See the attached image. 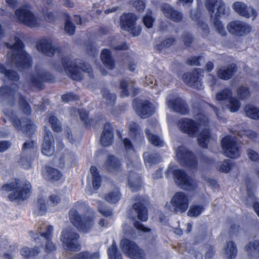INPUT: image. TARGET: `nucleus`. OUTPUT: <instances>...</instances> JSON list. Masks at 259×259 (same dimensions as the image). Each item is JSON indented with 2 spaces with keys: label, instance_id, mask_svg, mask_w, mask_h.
<instances>
[{
  "label": "nucleus",
  "instance_id": "obj_60",
  "mask_svg": "<svg viewBox=\"0 0 259 259\" xmlns=\"http://www.w3.org/2000/svg\"><path fill=\"white\" fill-rule=\"evenodd\" d=\"M9 79L12 81H17L19 80V76L17 72L13 70L8 69L5 74Z\"/></svg>",
  "mask_w": 259,
  "mask_h": 259
},
{
  "label": "nucleus",
  "instance_id": "obj_2",
  "mask_svg": "<svg viewBox=\"0 0 259 259\" xmlns=\"http://www.w3.org/2000/svg\"><path fill=\"white\" fill-rule=\"evenodd\" d=\"M15 42L11 45L6 42L5 46L9 49L17 52L13 53L9 58L12 63L15 64L16 68L21 71L30 69L32 65V60L29 54L24 50L25 45L18 37L14 38Z\"/></svg>",
  "mask_w": 259,
  "mask_h": 259
},
{
  "label": "nucleus",
  "instance_id": "obj_9",
  "mask_svg": "<svg viewBox=\"0 0 259 259\" xmlns=\"http://www.w3.org/2000/svg\"><path fill=\"white\" fill-rule=\"evenodd\" d=\"M79 237V234L72 229H66L62 232L61 240L67 250L76 252L80 249L78 242Z\"/></svg>",
  "mask_w": 259,
  "mask_h": 259
},
{
  "label": "nucleus",
  "instance_id": "obj_40",
  "mask_svg": "<svg viewBox=\"0 0 259 259\" xmlns=\"http://www.w3.org/2000/svg\"><path fill=\"white\" fill-rule=\"evenodd\" d=\"M133 208L137 212L138 219L142 222H146V205L141 202H138L133 204Z\"/></svg>",
  "mask_w": 259,
  "mask_h": 259
},
{
  "label": "nucleus",
  "instance_id": "obj_27",
  "mask_svg": "<svg viewBox=\"0 0 259 259\" xmlns=\"http://www.w3.org/2000/svg\"><path fill=\"white\" fill-rule=\"evenodd\" d=\"M161 10L165 17L170 19L179 22L181 20L182 15L178 11L173 9L172 7L167 4H163L161 6Z\"/></svg>",
  "mask_w": 259,
  "mask_h": 259
},
{
  "label": "nucleus",
  "instance_id": "obj_54",
  "mask_svg": "<svg viewBox=\"0 0 259 259\" xmlns=\"http://www.w3.org/2000/svg\"><path fill=\"white\" fill-rule=\"evenodd\" d=\"M61 99L63 102L69 103L71 101L79 100V97L73 92H68L62 95Z\"/></svg>",
  "mask_w": 259,
  "mask_h": 259
},
{
  "label": "nucleus",
  "instance_id": "obj_64",
  "mask_svg": "<svg viewBox=\"0 0 259 259\" xmlns=\"http://www.w3.org/2000/svg\"><path fill=\"white\" fill-rule=\"evenodd\" d=\"M156 111L155 105L147 101V117L153 115Z\"/></svg>",
  "mask_w": 259,
  "mask_h": 259
},
{
  "label": "nucleus",
  "instance_id": "obj_24",
  "mask_svg": "<svg viewBox=\"0 0 259 259\" xmlns=\"http://www.w3.org/2000/svg\"><path fill=\"white\" fill-rule=\"evenodd\" d=\"M233 8L238 14L243 17L249 18L252 16L254 19L257 16L256 11L252 7H247L246 4L242 2H235L233 4Z\"/></svg>",
  "mask_w": 259,
  "mask_h": 259
},
{
  "label": "nucleus",
  "instance_id": "obj_25",
  "mask_svg": "<svg viewBox=\"0 0 259 259\" xmlns=\"http://www.w3.org/2000/svg\"><path fill=\"white\" fill-rule=\"evenodd\" d=\"M113 129L109 122H106L104 125V128L102 133L100 143L103 146L111 145L113 141Z\"/></svg>",
  "mask_w": 259,
  "mask_h": 259
},
{
  "label": "nucleus",
  "instance_id": "obj_47",
  "mask_svg": "<svg viewBox=\"0 0 259 259\" xmlns=\"http://www.w3.org/2000/svg\"><path fill=\"white\" fill-rule=\"evenodd\" d=\"M49 122L50 123L53 131L58 133L62 131L61 124L58 118L54 115H51L49 117Z\"/></svg>",
  "mask_w": 259,
  "mask_h": 259
},
{
  "label": "nucleus",
  "instance_id": "obj_32",
  "mask_svg": "<svg viewBox=\"0 0 259 259\" xmlns=\"http://www.w3.org/2000/svg\"><path fill=\"white\" fill-rule=\"evenodd\" d=\"M236 65L234 64H231L227 67H223L218 69L217 75L221 79H229L232 77L233 73L236 71Z\"/></svg>",
  "mask_w": 259,
  "mask_h": 259
},
{
  "label": "nucleus",
  "instance_id": "obj_36",
  "mask_svg": "<svg viewBox=\"0 0 259 259\" xmlns=\"http://www.w3.org/2000/svg\"><path fill=\"white\" fill-rule=\"evenodd\" d=\"M225 256L227 259H234L237 254V249L235 243L232 241L226 242L224 247Z\"/></svg>",
  "mask_w": 259,
  "mask_h": 259
},
{
  "label": "nucleus",
  "instance_id": "obj_3",
  "mask_svg": "<svg viewBox=\"0 0 259 259\" xmlns=\"http://www.w3.org/2000/svg\"><path fill=\"white\" fill-rule=\"evenodd\" d=\"M205 7L210 16L211 21L218 32L225 36L226 31L220 19L226 18L230 14V9L222 0H206Z\"/></svg>",
  "mask_w": 259,
  "mask_h": 259
},
{
  "label": "nucleus",
  "instance_id": "obj_19",
  "mask_svg": "<svg viewBox=\"0 0 259 259\" xmlns=\"http://www.w3.org/2000/svg\"><path fill=\"white\" fill-rule=\"evenodd\" d=\"M229 32L237 36L247 34L251 30L250 26L241 21H234L230 22L227 25Z\"/></svg>",
  "mask_w": 259,
  "mask_h": 259
},
{
  "label": "nucleus",
  "instance_id": "obj_59",
  "mask_svg": "<svg viewBox=\"0 0 259 259\" xmlns=\"http://www.w3.org/2000/svg\"><path fill=\"white\" fill-rule=\"evenodd\" d=\"M175 39L174 38H168L164 39L160 44L157 45V47L159 50H162L163 48H169L174 45Z\"/></svg>",
  "mask_w": 259,
  "mask_h": 259
},
{
  "label": "nucleus",
  "instance_id": "obj_45",
  "mask_svg": "<svg viewBox=\"0 0 259 259\" xmlns=\"http://www.w3.org/2000/svg\"><path fill=\"white\" fill-rule=\"evenodd\" d=\"M120 198L121 194L118 190L110 191L104 196L105 200L112 204L117 203Z\"/></svg>",
  "mask_w": 259,
  "mask_h": 259
},
{
  "label": "nucleus",
  "instance_id": "obj_41",
  "mask_svg": "<svg viewBox=\"0 0 259 259\" xmlns=\"http://www.w3.org/2000/svg\"><path fill=\"white\" fill-rule=\"evenodd\" d=\"M235 162L230 159H225L218 163L216 168L220 172L228 173L235 166Z\"/></svg>",
  "mask_w": 259,
  "mask_h": 259
},
{
  "label": "nucleus",
  "instance_id": "obj_53",
  "mask_svg": "<svg viewBox=\"0 0 259 259\" xmlns=\"http://www.w3.org/2000/svg\"><path fill=\"white\" fill-rule=\"evenodd\" d=\"M257 107L253 105H247L244 107V112L246 116L253 119L255 120V112L257 110Z\"/></svg>",
  "mask_w": 259,
  "mask_h": 259
},
{
  "label": "nucleus",
  "instance_id": "obj_13",
  "mask_svg": "<svg viewBox=\"0 0 259 259\" xmlns=\"http://www.w3.org/2000/svg\"><path fill=\"white\" fill-rule=\"evenodd\" d=\"M173 174L177 184L182 189L189 191H193L197 189L196 182L188 176L185 171L182 169H176Z\"/></svg>",
  "mask_w": 259,
  "mask_h": 259
},
{
  "label": "nucleus",
  "instance_id": "obj_46",
  "mask_svg": "<svg viewBox=\"0 0 259 259\" xmlns=\"http://www.w3.org/2000/svg\"><path fill=\"white\" fill-rule=\"evenodd\" d=\"M248 197L246 199V203L248 205L253 204V208L257 215L259 217V201H256V198L253 193L250 192L247 188Z\"/></svg>",
  "mask_w": 259,
  "mask_h": 259
},
{
  "label": "nucleus",
  "instance_id": "obj_11",
  "mask_svg": "<svg viewBox=\"0 0 259 259\" xmlns=\"http://www.w3.org/2000/svg\"><path fill=\"white\" fill-rule=\"evenodd\" d=\"M137 21V17L135 14L131 13L123 14L120 19L121 28L130 32L133 36H138L140 34L142 28L140 26H136Z\"/></svg>",
  "mask_w": 259,
  "mask_h": 259
},
{
  "label": "nucleus",
  "instance_id": "obj_33",
  "mask_svg": "<svg viewBox=\"0 0 259 259\" xmlns=\"http://www.w3.org/2000/svg\"><path fill=\"white\" fill-rule=\"evenodd\" d=\"M77 112L79 115L80 120L83 122V124L86 128H90L93 123V119L89 118V113L83 108L77 109L73 108L71 109V112Z\"/></svg>",
  "mask_w": 259,
  "mask_h": 259
},
{
  "label": "nucleus",
  "instance_id": "obj_16",
  "mask_svg": "<svg viewBox=\"0 0 259 259\" xmlns=\"http://www.w3.org/2000/svg\"><path fill=\"white\" fill-rule=\"evenodd\" d=\"M232 93L230 89L225 88L215 95V99L218 101L229 100L226 108L231 112H237L240 108L241 104L236 97H232Z\"/></svg>",
  "mask_w": 259,
  "mask_h": 259
},
{
  "label": "nucleus",
  "instance_id": "obj_52",
  "mask_svg": "<svg viewBox=\"0 0 259 259\" xmlns=\"http://www.w3.org/2000/svg\"><path fill=\"white\" fill-rule=\"evenodd\" d=\"M98 255L96 254H90L87 251H82L76 254L70 259H98Z\"/></svg>",
  "mask_w": 259,
  "mask_h": 259
},
{
  "label": "nucleus",
  "instance_id": "obj_4",
  "mask_svg": "<svg viewBox=\"0 0 259 259\" xmlns=\"http://www.w3.org/2000/svg\"><path fill=\"white\" fill-rule=\"evenodd\" d=\"M31 190L30 183L25 181L21 182L19 179H15V181L4 184L1 187V191L6 192L13 191L8 198L9 201H24L30 196Z\"/></svg>",
  "mask_w": 259,
  "mask_h": 259
},
{
  "label": "nucleus",
  "instance_id": "obj_29",
  "mask_svg": "<svg viewBox=\"0 0 259 259\" xmlns=\"http://www.w3.org/2000/svg\"><path fill=\"white\" fill-rule=\"evenodd\" d=\"M101 60L104 66L110 70H113L115 67V61L112 57L111 52L108 49L102 50L101 55Z\"/></svg>",
  "mask_w": 259,
  "mask_h": 259
},
{
  "label": "nucleus",
  "instance_id": "obj_63",
  "mask_svg": "<svg viewBox=\"0 0 259 259\" xmlns=\"http://www.w3.org/2000/svg\"><path fill=\"white\" fill-rule=\"evenodd\" d=\"M247 155L248 158L252 161H257L259 160L258 154L251 149L247 150Z\"/></svg>",
  "mask_w": 259,
  "mask_h": 259
},
{
  "label": "nucleus",
  "instance_id": "obj_38",
  "mask_svg": "<svg viewBox=\"0 0 259 259\" xmlns=\"http://www.w3.org/2000/svg\"><path fill=\"white\" fill-rule=\"evenodd\" d=\"M92 175V185L94 189L97 190L100 188L102 183V177L96 166L92 165L90 167Z\"/></svg>",
  "mask_w": 259,
  "mask_h": 259
},
{
  "label": "nucleus",
  "instance_id": "obj_20",
  "mask_svg": "<svg viewBox=\"0 0 259 259\" xmlns=\"http://www.w3.org/2000/svg\"><path fill=\"white\" fill-rule=\"evenodd\" d=\"M44 141L41 147V152L46 156L52 155L55 151L54 137L46 126H44Z\"/></svg>",
  "mask_w": 259,
  "mask_h": 259
},
{
  "label": "nucleus",
  "instance_id": "obj_42",
  "mask_svg": "<svg viewBox=\"0 0 259 259\" xmlns=\"http://www.w3.org/2000/svg\"><path fill=\"white\" fill-rule=\"evenodd\" d=\"M18 104L19 107L22 112L26 115L29 116L31 113V108L26 99V97L23 95H19Z\"/></svg>",
  "mask_w": 259,
  "mask_h": 259
},
{
  "label": "nucleus",
  "instance_id": "obj_28",
  "mask_svg": "<svg viewBox=\"0 0 259 259\" xmlns=\"http://www.w3.org/2000/svg\"><path fill=\"white\" fill-rule=\"evenodd\" d=\"M127 183L132 191L137 192L142 186V178L136 173L131 172L128 176Z\"/></svg>",
  "mask_w": 259,
  "mask_h": 259
},
{
  "label": "nucleus",
  "instance_id": "obj_34",
  "mask_svg": "<svg viewBox=\"0 0 259 259\" xmlns=\"http://www.w3.org/2000/svg\"><path fill=\"white\" fill-rule=\"evenodd\" d=\"M244 249L250 258H259V240L249 242L245 246Z\"/></svg>",
  "mask_w": 259,
  "mask_h": 259
},
{
  "label": "nucleus",
  "instance_id": "obj_51",
  "mask_svg": "<svg viewBox=\"0 0 259 259\" xmlns=\"http://www.w3.org/2000/svg\"><path fill=\"white\" fill-rule=\"evenodd\" d=\"M98 211L105 217H110L112 215V210L101 201L98 202Z\"/></svg>",
  "mask_w": 259,
  "mask_h": 259
},
{
  "label": "nucleus",
  "instance_id": "obj_5",
  "mask_svg": "<svg viewBox=\"0 0 259 259\" xmlns=\"http://www.w3.org/2000/svg\"><path fill=\"white\" fill-rule=\"evenodd\" d=\"M71 59L69 57L64 56L61 58L62 65L66 73L73 80L81 81L83 76L80 71L87 73L91 78L94 77L93 70L90 64L85 62L80 63V65L70 64Z\"/></svg>",
  "mask_w": 259,
  "mask_h": 259
},
{
  "label": "nucleus",
  "instance_id": "obj_56",
  "mask_svg": "<svg viewBox=\"0 0 259 259\" xmlns=\"http://www.w3.org/2000/svg\"><path fill=\"white\" fill-rule=\"evenodd\" d=\"M32 160L33 159L31 157L28 158L27 157H24L23 155H21L19 162L21 166L23 168L28 169L31 168V163Z\"/></svg>",
  "mask_w": 259,
  "mask_h": 259
},
{
  "label": "nucleus",
  "instance_id": "obj_1",
  "mask_svg": "<svg viewBox=\"0 0 259 259\" xmlns=\"http://www.w3.org/2000/svg\"><path fill=\"white\" fill-rule=\"evenodd\" d=\"M195 118L196 121L190 118H183L179 121L178 125L183 132L191 137H194L199 130H202L198 136L197 141L200 146L206 148L209 143L215 141L207 128L208 119L202 113L197 114Z\"/></svg>",
  "mask_w": 259,
  "mask_h": 259
},
{
  "label": "nucleus",
  "instance_id": "obj_30",
  "mask_svg": "<svg viewBox=\"0 0 259 259\" xmlns=\"http://www.w3.org/2000/svg\"><path fill=\"white\" fill-rule=\"evenodd\" d=\"M16 90L9 85H2L0 87V95L8 99V103L11 106H14L16 103Z\"/></svg>",
  "mask_w": 259,
  "mask_h": 259
},
{
  "label": "nucleus",
  "instance_id": "obj_8",
  "mask_svg": "<svg viewBox=\"0 0 259 259\" xmlns=\"http://www.w3.org/2000/svg\"><path fill=\"white\" fill-rule=\"evenodd\" d=\"M120 247L124 254L132 259H144L145 253L135 241L128 238H123L120 241Z\"/></svg>",
  "mask_w": 259,
  "mask_h": 259
},
{
  "label": "nucleus",
  "instance_id": "obj_26",
  "mask_svg": "<svg viewBox=\"0 0 259 259\" xmlns=\"http://www.w3.org/2000/svg\"><path fill=\"white\" fill-rule=\"evenodd\" d=\"M36 48L38 51L49 56H53L56 50L52 42L46 38H42L37 41Z\"/></svg>",
  "mask_w": 259,
  "mask_h": 259
},
{
  "label": "nucleus",
  "instance_id": "obj_50",
  "mask_svg": "<svg viewBox=\"0 0 259 259\" xmlns=\"http://www.w3.org/2000/svg\"><path fill=\"white\" fill-rule=\"evenodd\" d=\"M204 210V207L201 205H192L187 212L189 217H197Z\"/></svg>",
  "mask_w": 259,
  "mask_h": 259
},
{
  "label": "nucleus",
  "instance_id": "obj_10",
  "mask_svg": "<svg viewBox=\"0 0 259 259\" xmlns=\"http://www.w3.org/2000/svg\"><path fill=\"white\" fill-rule=\"evenodd\" d=\"M15 15L18 22L20 24L30 27L39 25L37 18L29 10L27 5H24L16 9L15 11Z\"/></svg>",
  "mask_w": 259,
  "mask_h": 259
},
{
  "label": "nucleus",
  "instance_id": "obj_55",
  "mask_svg": "<svg viewBox=\"0 0 259 259\" xmlns=\"http://www.w3.org/2000/svg\"><path fill=\"white\" fill-rule=\"evenodd\" d=\"M128 83L127 80L121 79L120 81L119 88L121 90L120 92L121 97H128L130 95L128 89Z\"/></svg>",
  "mask_w": 259,
  "mask_h": 259
},
{
  "label": "nucleus",
  "instance_id": "obj_57",
  "mask_svg": "<svg viewBox=\"0 0 259 259\" xmlns=\"http://www.w3.org/2000/svg\"><path fill=\"white\" fill-rule=\"evenodd\" d=\"M38 205V213L40 215H43L46 214L47 211V207L46 200L43 198H38L37 200Z\"/></svg>",
  "mask_w": 259,
  "mask_h": 259
},
{
  "label": "nucleus",
  "instance_id": "obj_6",
  "mask_svg": "<svg viewBox=\"0 0 259 259\" xmlns=\"http://www.w3.org/2000/svg\"><path fill=\"white\" fill-rule=\"evenodd\" d=\"M69 215L71 223L80 232L87 233L91 231L94 224L93 217L86 215L81 216L73 208L70 209Z\"/></svg>",
  "mask_w": 259,
  "mask_h": 259
},
{
  "label": "nucleus",
  "instance_id": "obj_14",
  "mask_svg": "<svg viewBox=\"0 0 259 259\" xmlns=\"http://www.w3.org/2000/svg\"><path fill=\"white\" fill-rule=\"evenodd\" d=\"M176 157L183 165L195 168L197 167V161L194 154L185 146L179 147L176 151Z\"/></svg>",
  "mask_w": 259,
  "mask_h": 259
},
{
  "label": "nucleus",
  "instance_id": "obj_35",
  "mask_svg": "<svg viewBox=\"0 0 259 259\" xmlns=\"http://www.w3.org/2000/svg\"><path fill=\"white\" fill-rule=\"evenodd\" d=\"M133 107L142 118H146V100L142 101L138 98H136L133 101Z\"/></svg>",
  "mask_w": 259,
  "mask_h": 259
},
{
  "label": "nucleus",
  "instance_id": "obj_61",
  "mask_svg": "<svg viewBox=\"0 0 259 259\" xmlns=\"http://www.w3.org/2000/svg\"><path fill=\"white\" fill-rule=\"evenodd\" d=\"M147 28H150L152 27L153 23L155 20V15L150 10L147 11Z\"/></svg>",
  "mask_w": 259,
  "mask_h": 259
},
{
  "label": "nucleus",
  "instance_id": "obj_12",
  "mask_svg": "<svg viewBox=\"0 0 259 259\" xmlns=\"http://www.w3.org/2000/svg\"><path fill=\"white\" fill-rule=\"evenodd\" d=\"M221 145L224 155L231 158L237 159L241 155L240 147L235 139L227 136L221 140Z\"/></svg>",
  "mask_w": 259,
  "mask_h": 259
},
{
  "label": "nucleus",
  "instance_id": "obj_15",
  "mask_svg": "<svg viewBox=\"0 0 259 259\" xmlns=\"http://www.w3.org/2000/svg\"><path fill=\"white\" fill-rule=\"evenodd\" d=\"M53 227L51 225H48L46 228V230L44 232L37 231L34 233L33 231H30V235L34 241H37L40 237L44 238L47 240L45 245V252L47 253H53L56 250V246L52 241L53 237Z\"/></svg>",
  "mask_w": 259,
  "mask_h": 259
},
{
  "label": "nucleus",
  "instance_id": "obj_58",
  "mask_svg": "<svg viewBox=\"0 0 259 259\" xmlns=\"http://www.w3.org/2000/svg\"><path fill=\"white\" fill-rule=\"evenodd\" d=\"M237 95L240 99H244L249 97L250 93L248 88L241 86L237 89Z\"/></svg>",
  "mask_w": 259,
  "mask_h": 259
},
{
  "label": "nucleus",
  "instance_id": "obj_31",
  "mask_svg": "<svg viewBox=\"0 0 259 259\" xmlns=\"http://www.w3.org/2000/svg\"><path fill=\"white\" fill-rule=\"evenodd\" d=\"M43 176L46 180L55 182L60 180L62 177V174L57 168L47 165L45 166V171L43 174Z\"/></svg>",
  "mask_w": 259,
  "mask_h": 259
},
{
  "label": "nucleus",
  "instance_id": "obj_43",
  "mask_svg": "<svg viewBox=\"0 0 259 259\" xmlns=\"http://www.w3.org/2000/svg\"><path fill=\"white\" fill-rule=\"evenodd\" d=\"M63 15L65 17L64 30L67 34L72 35L75 32L76 27L72 22L71 17L67 13H64Z\"/></svg>",
  "mask_w": 259,
  "mask_h": 259
},
{
  "label": "nucleus",
  "instance_id": "obj_18",
  "mask_svg": "<svg viewBox=\"0 0 259 259\" xmlns=\"http://www.w3.org/2000/svg\"><path fill=\"white\" fill-rule=\"evenodd\" d=\"M170 203L175 212L183 213L188 208L189 200L188 196L185 193L179 192L174 195Z\"/></svg>",
  "mask_w": 259,
  "mask_h": 259
},
{
  "label": "nucleus",
  "instance_id": "obj_21",
  "mask_svg": "<svg viewBox=\"0 0 259 259\" xmlns=\"http://www.w3.org/2000/svg\"><path fill=\"white\" fill-rule=\"evenodd\" d=\"M184 82L189 86L194 88L201 90L203 87L201 82V77L198 69L194 70L191 73H186L182 76Z\"/></svg>",
  "mask_w": 259,
  "mask_h": 259
},
{
  "label": "nucleus",
  "instance_id": "obj_23",
  "mask_svg": "<svg viewBox=\"0 0 259 259\" xmlns=\"http://www.w3.org/2000/svg\"><path fill=\"white\" fill-rule=\"evenodd\" d=\"M103 167L109 173H116L121 170V162L115 156L109 154L104 163Z\"/></svg>",
  "mask_w": 259,
  "mask_h": 259
},
{
  "label": "nucleus",
  "instance_id": "obj_39",
  "mask_svg": "<svg viewBox=\"0 0 259 259\" xmlns=\"http://www.w3.org/2000/svg\"><path fill=\"white\" fill-rule=\"evenodd\" d=\"M142 130L139 125L134 121H132L128 126V135L133 140H137L141 137Z\"/></svg>",
  "mask_w": 259,
  "mask_h": 259
},
{
  "label": "nucleus",
  "instance_id": "obj_62",
  "mask_svg": "<svg viewBox=\"0 0 259 259\" xmlns=\"http://www.w3.org/2000/svg\"><path fill=\"white\" fill-rule=\"evenodd\" d=\"M203 60L202 56L192 57L187 60V64L190 65H200L201 62Z\"/></svg>",
  "mask_w": 259,
  "mask_h": 259
},
{
  "label": "nucleus",
  "instance_id": "obj_7",
  "mask_svg": "<svg viewBox=\"0 0 259 259\" xmlns=\"http://www.w3.org/2000/svg\"><path fill=\"white\" fill-rule=\"evenodd\" d=\"M10 113L13 116H10L8 113L5 115L9 118L16 130L21 131L23 134L31 138L34 134L36 127L32 120L27 117L18 118L16 115H13V112L11 111Z\"/></svg>",
  "mask_w": 259,
  "mask_h": 259
},
{
  "label": "nucleus",
  "instance_id": "obj_49",
  "mask_svg": "<svg viewBox=\"0 0 259 259\" xmlns=\"http://www.w3.org/2000/svg\"><path fill=\"white\" fill-rule=\"evenodd\" d=\"M147 137L149 142L155 146L162 147L164 145L163 141L157 135L149 133L147 130Z\"/></svg>",
  "mask_w": 259,
  "mask_h": 259
},
{
  "label": "nucleus",
  "instance_id": "obj_44",
  "mask_svg": "<svg viewBox=\"0 0 259 259\" xmlns=\"http://www.w3.org/2000/svg\"><path fill=\"white\" fill-rule=\"evenodd\" d=\"M107 254L109 259H122V255L119 251L115 241H113L112 245L108 248Z\"/></svg>",
  "mask_w": 259,
  "mask_h": 259
},
{
  "label": "nucleus",
  "instance_id": "obj_22",
  "mask_svg": "<svg viewBox=\"0 0 259 259\" xmlns=\"http://www.w3.org/2000/svg\"><path fill=\"white\" fill-rule=\"evenodd\" d=\"M167 105L172 111L181 114H186L188 112L185 102L180 98L172 99L170 96H168L167 98Z\"/></svg>",
  "mask_w": 259,
  "mask_h": 259
},
{
  "label": "nucleus",
  "instance_id": "obj_37",
  "mask_svg": "<svg viewBox=\"0 0 259 259\" xmlns=\"http://www.w3.org/2000/svg\"><path fill=\"white\" fill-rule=\"evenodd\" d=\"M40 252V248L38 246L32 248L24 247L20 250V253L24 259H34Z\"/></svg>",
  "mask_w": 259,
  "mask_h": 259
},
{
  "label": "nucleus",
  "instance_id": "obj_17",
  "mask_svg": "<svg viewBox=\"0 0 259 259\" xmlns=\"http://www.w3.org/2000/svg\"><path fill=\"white\" fill-rule=\"evenodd\" d=\"M29 76L30 83L39 90L45 88L44 82L53 83L55 81L54 76L48 71L31 73Z\"/></svg>",
  "mask_w": 259,
  "mask_h": 259
},
{
  "label": "nucleus",
  "instance_id": "obj_48",
  "mask_svg": "<svg viewBox=\"0 0 259 259\" xmlns=\"http://www.w3.org/2000/svg\"><path fill=\"white\" fill-rule=\"evenodd\" d=\"M102 93L103 98L106 99L107 104L113 105L115 104L116 100L115 94L110 93V91L106 89H103Z\"/></svg>",
  "mask_w": 259,
  "mask_h": 259
}]
</instances>
